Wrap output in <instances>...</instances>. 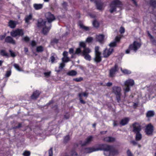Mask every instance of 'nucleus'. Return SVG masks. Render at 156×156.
I'll return each instance as SVG.
<instances>
[{
  "label": "nucleus",
  "mask_w": 156,
  "mask_h": 156,
  "mask_svg": "<svg viewBox=\"0 0 156 156\" xmlns=\"http://www.w3.org/2000/svg\"><path fill=\"white\" fill-rule=\"evenodd\" d=\"M45 16L48 22L42 19H39L37 20V25L39 28H42V32L44 35H47L49 31L51 26V23L55 20V18L53 14L51 12L45 13Z\"/></svg>",
  "instance_id": "1"
},
{
  "label": "nucleus",
  "mask_w": 156,
  "mask_h": 156,
  "mask_svg": "<svg viewBox=\"0 0 156 156\" xmlns=\"http://www.w3.org/2000/svg\"><path fill=\"white\" fill-rule=\"evenodd\" d=\"M90 52H91L90 49L85 47V48L82 51L80 49V48H76L75 54H78L81 53L85 59L90 61L91 59V56L89 54Z\"/></svg>",
  "instance_id": "2"
},
{
  "label": "nucleus",
  "mask_w": 156,
  "mask_h": 156,
  "mask_svg": "<svg viewBox=\"0 0 156 156\" xmlns=\"http://www.w3.org/2000/svg\"><path fill=\"white\" fill-rule=\"evenodd\" d=\"M111 146H109L107 144H102L100 145L98 147H92L91 148H87L86 149V151L87 153H90L92 151H99V150H103L104 151H105L111 150Z\"/></svg>",
  "instance_id": "3"
},
{
  "label": "nucleus",
  "mask_w": 156,
  "mask_h": 156,
  "mask_svg": "<svg viewBox=\"0 0 156 156\" xmlns=\"http://www.w3.org/2000/svg\"><path fill=\"white\" fill-rule=\"evenodd\" d=\"M121 4V2L118 0H113L111 3L110 6L109 11L111 13H113L116 11V9Z\"/></svg>",
  "instance_id": "4"
},
{
  "label": "nucleus",
  "mask_w": 156,
  "mask_h": 156,
  "mask_svg": "<svg viewBox=\"0 0 156 156\" xmlns=\"http://www.w3.org/2000/svg\"><path fill=\"white\" fill-rule=\"evenodd\" d=\"M134 84V82L133 80L132 79H129L126 80L124 83L125 86L124 88L125 91H129L130 90L129 86H133Z\"/></svg>",
  "instance_id": "5"
},
{
  "label": "nucleus",
  "mask_w": 156,
  "mask_h": 156,
  "mask_svg": "<svg viewBox=\"0 0 156 156\" xmlns=\"http://www.w3.org/2000/svg\"><path fill=\"white\" fill-rule=\"evenodd\" d=\"M95 56L94 58V61L96 62H99L101 60V52L99 51V47H96L95 48Z\"/></svg>",
  "instance_id": "6"
},
{
  "label": "nucleus",
  "mask_w": 156,
  "mask_h": 156,
  "mask_svg": "<svg viewBox=\"0 0 156 156\" xmlns=\"http://www.w3.org/2000/svg\"><path fill=\"white\" fill-rule=\"evenodd\" d=\"M154 130V127L151 123H149L146 126L145 132L148 135H153Z\"/></svg>",
  "instance_id": "7"
},
{
  "label": "nucleus",
  "mask_w": 156,
  "mask_h": 156,
  "mask_svg": "<svg viewBox=\"0 0 156 156\" xmlns=\"http://www.w3.org/2000/svg\"><path fill=\"white\" fill-rule=\"evenodd\" d=\"M23 30L22 29H16L10 32V34L12 36L15 37L17 36H22L24 35Z\"/></svg>",
  "instance_id": "8"
},
{
  "label": "nucleus",
  "mask_w": 156,
  "mask_h": 156,
  "mask_svg": "<svg viewBox=\"0 0 156 156\" xmlns=\"http://www.w3.org/2000/svg\"><path fill=\"white\" fill-rule=\"evenodd\" d=\"M118 70V66L117 65H115L113 67H112L109 70V77H114L116 72H117Z\"/></svg>",
  "instance_id": "9"
},
{
  "label": "nucleus",
  "mask_w": 156,
  "mask_h": 156,
  "mask_svg": "<svg viewBox=\"0 0 156 156\" xmlns=\"http://www.w3.org/2000/svg\"><path fill=\"white\" fill-rule=\"evenodd\" d=\"M133 127V131L136 133V134H137L139 131H141L142 128L141 125L138 123L135 122L132 124Z\"/></svg>",
  "instance_id": "10"
},
{
  "label": "nucleus",
  "mask_w": 156,
  "mask_h": 156,
  "mask_svg": "<svg viewBox=\"0 0 156 156\" xmlns=\"http://www.w3.org/2000/svg\"><path fill=\"white\" fill-rule=\"evenodd\" d=\"M113 50V48H110L109 49H107V48L105 49L103 53L104 57H108L109 55L112 53Z\"/></svg>",
  "instance_id": "11"
},
{
  "label": "nucleus",
  "mask_w": 156,
  "mask_h": 156,
  "mask_svg": "<svg viewBox=\"0 0 156 156\" xmlns=\"http://www.w3.org/2000/svg\"><path fill=\"white\" fill-rule=\"evenodd\" d=\"M93 137L92 136H90L87 137L85 141L83 143H82V141H80V144L82 146H84V145H87L88 144H90L93 139Z\"/></svg>",
  "instance_id": "12"
},
{
  "label": "nucleus",
  "mask_w": 156,
  "mask_h": 156,
  "mask_svg": "<svg viewBox=\"0 0 156 156\" xmlns=\"http://www.w3.org/2000/svg\"><path fill=\"white\" fill-rule=\"evenodd\" d=\"M140 45L141 44L139 42L134 41L133 44L130 45L129 48L130 49H132L135 51H136L138 48H140Z\"/></svg>",
  "instance_id": "13"
},
{
  "label": "nucleus",
  "mask_w": 156,
  "mask_h": 156,
  "mask_svg": "<svg viewBox=\"0 0 156 156\" xmlns=\"http://www.w3.org/2000/svg\"><path fill=\"white\" fill-rule=\"evenodd\" d=\"M89 94L88 92H82L78 94V96L79 97V99L80 102L82 104H85V101L83 100L82 96L83 95L84 97H87Z\"/></svg>",
  "instance_id": "14"
},
{
  "label": "nucleus",
  "mask_w": 156,
  "mask_h": 156,
  "mask_svg": "<svg viewBox=\"0 0 156 156\" xmlns=\"http://www.w3.org/2000/svg\"><path fill=\"white\" fill-rule=\"evenodd\" d=\"M5 40L6 42L10 43H12V44H15L16 43L15 40L10 36H7V37H6L5 38Z\"/></svg>",
  "instance_id": "15"
},
{
  "label": "nucleus",
  "mask_w": 156,
  "mask_h": 156,
  "mask_svg": "<svg viewBox=\"0 0 156 156\" xmlns=\"http://www.w3.org/2000/svg\"><path fill=\"white\" fill-rule=\"evenodd\" d=\"M121 89L120 87H112V91L116 94V97L117 98V95L119 91H121Z\"/></svg>",
  "instance_id": "16"
},
{
  "label": "nucleus",
  "mask_w": 156,
  "mask_h": 156,
  "mask_svg": "<svg viewBox=\"0 0 156 156\" xmlns=\"http://www.w3.org/2000/svg\"><path fill=\"white\" fill-rule=\"evenodd\" d=\"M120 39V37H116L115 39V41L113 42H111L109 44V46L110 47H114L116 45L117 42L119 41Z\"/></svg>",
  "instance_id": "17"
},
{
  "label": "nucleus",
  "mask_w": 156,
  "mask_h": 156,
  "mask_svg": "<svg viewBox=\"0 0 156 156\" xmlns=\"http://www.w3.org/2000/svg\"><path fill=\"white\" fill-rule=\"evenodd\" d=\"M129 120V118H125L121 120L120 123L121 125L124 126V125H125V124L128 123Z\"/></svg>",
  "instance_id": "18"
},
{
  "label": "nucleus",
  "mask_w": 156,
  "mask_h": 156,
  "mask_svg": "<svg viewBox=\"0 0 156 156\" xmlns=\"http://www.w3.org/2000/svg\"><path fill=\"white\" fill-rule=\"evenodd\" d=\"M104 36L103 34H100L97 35L96 36V40L98 41L101 42L104 39Z\"/></svg>",
  "instance_id": "19"
},
{
  "label": "nucleus",
  "mask_w": 156,
  "mask_h": 156,
  "mask_svg": "<svg viewBox=\"0 0 156 156\" xmlns=\"http://www.w3.org/2000/svg\"><path fill=\"white\" fill-rule=\"evenodd\" d=\"M111 155H115L118 154L119 151L118 150L115 149L113 146H111Z\"/></svg>",
  "instance_id": "20"
},
{
  "label": "nucleus",
  "mask_w": 156,
  "mask_h": 156,
  "mask_svg": "<svg viewBox=\"0 0 156 156\" xmlns=\"http://www.w3.org/2000/svg\"><path fill=\"white\" fill-rule=\"evenodd\" d=\"M40 94V93L39 91L36 90L34 92L32 96H31V98L33 99H36L39 96Z\"/></svg>",
  "instance_id": "21"
},
{
  "label": "nucleus",
  "mask_w": 156,
  "mask_h": 156,
  "mask_svg": "<svg viewBox=\"0 0 156 156\" xmlns=\"http://www.w3.org/2000/svg\"><path fill=\"white\" fill-rule=\"evenodd\" d=\"M77 73L76 71L72 70L69 71L67 73V75H69V76H76L77 75Z\"/></svg>",
  "instance_id": "22"
},
{
  "label": "nucleus",
  "mask_w": 156,
  "mask_h": 156,
  "mask_svg": "<svg viewBox=\"0 0 156 156\" xmlns=\"http://www.w3.org/2000/svg\"><path fill=\"white\" fill-rule=\"evenodd\" d=\"M43 6V4H34L33 7L36 10H38L42 8Z\"/></svg>",
  "instance_id": "23"
},
{
  "label": "nucleus",
  "mask_w": 156,
  "mask_h": 156,
  "mask_svg": "<svg viewBox=\"0 0 156 156\" xmlns=\"http://www.w3.org/2000/svg\"><path fill=\"white\" fill-rule=\"evenodd\" d=\"M115 139L112 137H106L104 139V140L107 142H114Z\"/></svg>",
  "instance_id": "24"
},
{
  "label": "nucleus",
  "mask_w": 156,
  "mask_h": 156,
  "mask_svg": "<svg viewBox=\"0 0 156 156\" xmlns=\"http://www.w3.org/2000/svg\"><path fill=\"white\" fill-rule=\"evenodd\" d=\"M79 25L80 26V28H82V30H83L85 31H88V30H89L90 28L89 27L85 26H84V25L81 23H79Z\"/></svg>",
  "instance_id": "25"
},
{
  "label": "nucleus",
  "mask_w": 156,
  "mask_h": 156,
  "mask_svg": "<svg viewBox=\"0 0 156 156\" xmlns=\"http://www.w3.org/2000/svg\"><path fill=\"white\" fill-rule=\"evenodd\" d=\"M96 5L97 9L101 10L103 8V4L101 2H97L96 1Z\"/></svg>",
  "instance_id": "26"
},
{
  "label": "nucleus",
  "mask_w": 156,
  "mask_h": 156,
  "mask_svg": "<svg viewBox=\"0 0 156 156\" xmlns=\"http://www.w3.org/2000/svg\"><path fill=\"white\" fill-rule=\"evenodd\" d=\"M140 131L138 132L137 134L136 135V140H141L142 138V135L140 132Z\"/></svg>",
  "instance_id": "27"
},
{
  "label": "nucleus",
  "mask_w": 156,
  "mask_h": 156,
  "mask_svg": "<svg viewBox=\"0 0 156 156\" xmlns=\"http://www.w3.org/2000/svg\"><path fill=\"white\" fill-rule=\"evenodd\" d=\"M9 25L11 28H15L16 25V23L15 21L10 20L9 23Z\"/></svg>",
  "instance_id": "28"
},
{
  "label": "nucleus",
  "mask_w": 156,
  "mask_h": 156,
  "mask_svg": "<svg viewBox=\"0 0 156 156\" xmlns=\"http://www.w3.org/2000/svg\"><path fill=\"white\" fill-rule=\"evenodd\" d=\"M154 115V112L153 111H148L146 114L147 117H151L153 116Z\"/></svg>",
  "instance_id": "29"
},
{
  "label": "nucleus",
  "mask_w": 156,
  "mask_h": 156,
  "mask_svg": "<svg viewBox=\"0 0 156 156\" xmlns=\"http://www.w3.org/2000/svg\"><path fill=\"white\" fill-rule=\"evenodd\" d=\"M32 14H30L29 15L27 16L25 18V20L26 23H28L30 20L32 19Z\"/></svg>",
  "instance_id": "30"
},
{
  "label": "nucleus",
  "mask_w": 156,
  "mask_h": 156,
  "mask_svg": "<svg viewBox=\"0 0 156 156\" xmlns=\"http://www.w3.org/2000/svg\"><path fill=\"white\" fill-rule=\"evenodd\" d=\"M36 51L37 52H42L44 51V47L42 46H38L36 48Z\"/></svg>",
  "instance_id": "31"
},
{
  "label": "nucleus",
  "mask_w": 156,
  "mask_h": 156,
  "mask_svg": "<svg viewBox=\"0 0 156 156\" xmlns=\"http://www.w3.org/2000/svg\"><path fill=\"white\" fill-rule=\"evenodd\" d=\"M0 54L2 55L6 56V57H9V54L7 53L4 50H1L0 51Z\"/></svg>",
  "instance_id": "32"
},
{
  "label": "nucleus",
  "mask_w": 156,
  "mask_h": 156,
  "mask_svg": "<svg viewBox=\"0 0 156 156\" xmlns=\"http://www.w3.org/2000/svg\"><path fill=\"white\" fill-rule=\"evenodd\" d=\"M150 4L154 8H156V0H151L150 2Z\"/></svg>",
  "instance_id": "33"
},
{
  "label": "nucleus",
  "mask_w": 156,
  "mask_h": 156,
  "mask_svg": "<svg viewBox=\"0 0 156 156\" xmlns=\"http://www.w3.org/2000/svg\"><path fill=\"white\" fill-rule=\"evenodd\" d=\"M93 24L95 27H98L99 24L97 20H94L93 22Z\"/></svg>",
  "instance_id": "34"
},
{
  "label": "nucleus",
  "mask_w": 156,
  "mask_h": 156,
  "mask_svg": "<svg viewBox=\"0 0 156 156\" xmlns=\"http://www.w3.org/2000/svg\"><path fill=\"white\" fill-rule=\"evenodd\" d=\"M31 154L30 151H24L23 153V155L24 156H29Z\"/></svg>",
  "instance_id": "35"
},
{
  "label": "nucleus",
  "mask_w": 156,
  "mask_h": 156,
  "mask_svg": "<svg viewBox=\"0 0 156 156\" xmlns=\"http://www.w3.org/2000/svg\"><path fill=\"white\" fill-rule=\"evenodd\" d=\"M121 91H119V92L118 93V94L117 95L116 99L119 102H120L121 100Z\"/></svg>",
  "instance_id": "36"
},
{
  "label": "nucleus",
  "mask_w": 156,
  "mask_h": 156,
  "mask_svg": "<svg viewBox=\"0 0 156 156\" xmlns=\"http://www.w3.org/2000/svg\"><path fill=\"white\" fill-rule=\"evenodd\" d=\"M30 40V38L29 37H28V36L23 37L22 38V41H25V42H28V41H29Z\"/></svg>",
  "instance_id": "37"
},
{
  "label": "nucleus",
  "mask_w": 156,
  "mask_h": 156,
  "mask_svg": "<svg viewBox=\"0 0 156 156\" xmlns=\"http://www.w3.org/2000/svg\"><path fill=\"white\" fill-rule=\"evenodd\" d=\"M70 60V59L69 58H66V57H63L62 59V61L64 63L67 62H68V61H69Z\"/></svg>",
  "instance_id": "38"
},
{
  "label": "nucleus",
  "mask_w": 156,
  "mask_h": 156,
  "mask_svg": "<svg viewBox=\"0 0 156 156\" xmlns=\"http://www.w3.org/2000/svg\"><path fill=\"white\" fill-rule=\"evenodd\" d=\"M14 66L15 68L17 69V70H18V71H23L21 69H20V66H19V65H18V64H16V63H15V64H14Z\"/></svg>",
  "instance_id": "39"
},
{
  "label": "nucleus",
  "mask_w": 156,
  "mask_h": 156,
  "mask_svg": "<svg viewBox=\"0 0 156 156\" xmlns=\"http://www.w3.org/2000/svg\"><path fill=\"white\" fill-rule=\"evenodd\" d=\"M121 70L125 74H128V73H131L130 71L127 70L126 69H124V70H123L122 68H121Z\"/></svg>",
  "instance_id": "40"
},
{
  "label": "nucleus",
  "mask_w": 156,
  "mask_h": 156,
  "mask_svg": "<svg viewBox=\"0 0 156 156\" xmlns=\"http://www.w3.org/2000/svg\"><path fill=\"white\" fill-rule=\"evenodd\" d=\"M104 154L105 156H110V155H111V150L105 151L104 152Z\"/></svg>",
  "instance_id": "41"
},
{
  "label": "nucleus",
  "mask_w": 156,
  "mask_h": 156,
  "mask_svg": "<svg viewBox=\"0 0 156 156\" xmlns=\"http://www.w3.org/2000/svg\"><path fill=\"white\" fill-rule=\"evenodd\" d=\"M80 49H81V48H83V49H84V48H85V47L86 46L85 42H80Z\"/></svg>",
  "instance_id": "42"
},
{
  "label": "nucleus",
  "mask_w": 156,
  "mask_h": 156,
  "mask_svg": "<svg viewBox=\"0 0 156 156\" xmlns=\"http://www.w3.org/2000/svg\"><path fill=\"white\" fill-rule=\"evenodd\" d=\"M69 140L70 137L69 136H66L64 138V142H65V143H66Z\"/></svg>",
  "instance_id": "43"
},
{
  "label": "nucleus",
  "mask_w": 156,
  "mask_h": 156,
  "mask_svg": "<svg viewBox=\"0 0 156 156\" xmlns=\"http://www.w3.org/2000/svg\"><path fill=\"white\" fill-rule=\"evenodd\" d=\"M73 80L76 82H80V81L82 80L83 78L82 77H80V78H74Z\"/></svg>",
  "instance_id": "44"
},
{
  "label": "nucleus",
  "mask_w": 156,
  "mask_h": 156,
  "mask_svg": "<svg viewBox=\"0 0 156 156\" xmlns=\"http://www.w3.org/2000/svg\"><path fill=\"white\" fill-rule=\"evenodd\" d=\"M93 40V38H92V37H89L87 38L86 41V42H91Z\"/></svg>",
  "instance_id": "45"
},
{
  "label": "nucleus",
  "mask_w": 156,
  "mask_h": 156,
  "mask_svg": "<svg viewBox=\"0 0 156 156\" xmlns=\"http://www.w3.org/2000/svg\"><path fill=\"white\" fill-rule=\"evenodd\" d=\"M65 63H64V62H62V63H60L59 65V68H60V69H62L63 68V67L65 66Z\"/></svg>",
  "instance_id": "46"
},
{
  "label": "nucleus",
  "mask_w": 156,
  "mask_h": 156,
  "mask_svg": "<svg viewBox=\"0 0 156 156\" xmlns=\"http://www.w3.org/2000/svg\"><path fill=\"white\" fill-rule=\"evenodd\" d=\"M11 70L7 71L5 74V76L6 77H9V76L11 74Z\"/></svg>",
  "instance_id": "47"
},
{
  "label": "nucleus",
  "mask_w": 156,
  "mask_h": 156,
  "mask_svg": "<svg viewBox=\"0 0 156 156\" xmlns=\"http://www.w3.org/2000/svg\"><path fill=\"white\" fill-rule=\"evenodd\" d=\"M53 150L51 148L49 151V156H53Z\"/></svg>",
  "instance_id": "48"
},
{
  "label": "nucleus",
  "mask_w": 156,
  "mask_h": 156,
  "mask_svg": "<svg viewBox=\"0 0 156 156\" xmlns=\"http://www.w3.org/2000/svg\"><path fill=\"white\" fill-rule=\"evenodd\" d=\"M51 73V71H49V72H45V73H44V74L45 76L48 77V76H50Z\"/></svg>",
  "instance_id": "49"
},
{
  "label": "nucleus",
  "mask_w": 156,
  "mask_h": 156,
  "mask_svg": "<svg viewBox=\"0 0 156 156\" xmlns=\"http://www.w3.org/2000/svg\"><path fill=\"white\" fill-rule=\"evenodd\" d=\"M9 51L10 52L11 55L12 57H15V56H16V55L15 54L14 52L12 51V50L10 49L9 50Z\"/></svg>",
  "instance_id": "50"
},
{
  "label": "nucleus",
  "mask_w": 156,
  "mask_h": 156,
  "mask_svg": "<svg viewBox=\"0 0 156 156\" xmlns=\"http://www.w3.org/2000/svg\"><path fill=\"white\" fill-rule=\"evenodd\" d=\"M50 59H51V61L52 63H53V62H54L55 60V57H54V56H51L50 58Z\"/></svg>",
  "instance_id": "51"
},
{
  "label": "nucleus",
  "mask_w": 156,
  "mask_h": 156,
  "mask_svg": "<svg viewBox=\"0 0 156 156\" xmlns=\"http://www.w3.org/2000/svg\"><path fill=\"white\" fill-rule=\"evenodd\" d=\"M31 45L33 47L35 46L37 44V42L35 41H32L31 43Z\"/></svg>",
  "instance_id": "52"
},
{
  "label": "nucleus",
  "mask_w": 156,
  "mask_h": 156,
  "mask_svg": "<svg viewBox=\"0 0 156 156\" xmlns=\"http://www.w3.org/2000/svg\"><path fill=\"white\" fill-rule=\"evenodd\" d=\"M63 57H68V52L66 51H64L63 52Z\"/></svg>",
  "instance_id": "53"
},
{
  "label": "nucleus",
  "mask_w": 156,
  "mask_h": 156,
  "mask_svg": "<svg viewBox=\"0 0 156 156\" xmlns=\"http://www.w3.org/2000/svg\"><path fill=\"white\" fill-rule=\"evenodd\" d=\"M76 51H75V52H76ZM74 50L73 49V48H70L69 49V53H71H71H73L74 54H75V52L74 53Z\"/></svg>",
  "instance_id": "54"
},
{
  "label": "nucleus",
  "mask_w": 156,
  "mask_h": 156,
  "mask_svg": "<svg viewBox=\"0 0 156 156\" xmlns=\"http://www.w3.org/2000/svg\"><path fill=\"white\" fill-rule=\"evenodd\" d=\"M119 31L120 32V33H121V34H122V33H123V32H125L124 28L123 27H121Z\"/></svg>",
  "instance_id": "55"
},
{
  "label": "nucleus",
  "mask_w": 156,
  "mask_h": 156,
  "mask_svg": "<svg viewBox=\"0 0 156 156\" xmlns=\"http://www.w3.org/2000/svg\"><path fill=\"white\" fill-rule=\"evenodd\" d=\"M127 154L128 156H133L131 152L128 150L127 151Z\"/></svg>",
  "instance_id": "56"
},
{
  "label": "nucleus",
  "mask_w": 156,
  "mask_h": 156,
  "mask_svg": "<svg viewBox=\"0 0 156 156\" xmlns=\"http://www.w3.org/2000/svg\"><path fill=\"white\" fill-rule=\"evenodd\" d=\"M71 154L72 156H73V155H77V154L74 151H72L71 152Z\"/></svg>",
  "instance_id": "57"
},
{
  "label": "nucleus",
  "mask_w": 156,
  "mask_h": 156,
  "mask_svg": "<svg viewBox=\"0 0 156 156\" xmlns=\"http://www.w3.org/2000/svg\"><path fill=\"white\" fill-rule=\"evenodd\" d=\"M24 51L25 52V54H28V48L27 47L24 48Z\"/></svg>",
  "instance_id": "58"
},
{
  "label": "nucleus",
  "mask_w": 156,
  "mask_h": 156,
  "mask_svg": "<svg viewBox=\"0 0 156 156\" xmlns=\"http://www.w3.org/2000/svg\"><path fill=\"white\" fill-rule=\"evenodd\" d=\"M130 142L133 145H137V143L135 141H134V140H133V141H131Z\"/></svg>",
  "instance_id": "59"
},
{
  "label": "nucleus",
  "mask_w": 156,
  "mask_h": 156,
  "mask_svg": "<svg viewBox=\"0 0 156 156\" xmlns=\"http://www.w3.org/2000/svg\"><path fill=\"white\" fill-rule=\"evenodd\" d=\"M112 82H108L106 84V85L107 86H112Z\"/></svg>",
  "instance_id": "60"
},
{
  "label": "nucleus",
  "mask_w": 156,
  "mask_h": 156,
  "mask_svg": "<svg viewBox=\"0 0 156 156\" xmlns=\"http://www.w3.org/2000/svg\"><path fill=\"white\" fill-rule=\"evenodd\" d=\"M5 35H0V40H2L5 38Z\"/></svg>",
  "instance_id": "61"
},
{
  "label": "nucleus",
  "mask_w": 156,
  "mask_h": 156,
  "mask_svg": "<svg viewBox=\"0 0 156 156\" xmlns=\"http://www.w3.org/2000/svg\"><path fill=\"white\" fill-rule=\"evenodd\" d=\"M22 123H18V128H20V127H22Z\"/></svg>",
  "instance_id": "62"
},
{
  "label": "nucleus",
  "mask_w": 156,
  "mask_h": 156,
  "mask_svg": "<svg viewBox=\"0 0 156 156\" xmlns=\"http://www.w3.org/2000/svg\"><path fill=\"white\" fill-rule=\"evenodd\" d=\"M148 36H149L150 38H151V39H153V36H151V34H150V33H149V32H148Z\"/></svg>",
  "instance_id": "63"
},
{
  "label": "nucleus",
  "mask_w": 156,
  "mask_h": 156,
  "mask_svg": "<svg viewBox=\"0 0 156 156\" xmlns=\"http://www.w3.org/2000/svg\"><path fill=\"white\" fill-rule=\"evenodd\" d=\"M113 125L114 126H117V122H116V121H114Z\"/></svg>",
  "instance_id": "64"
}]
</instances>
